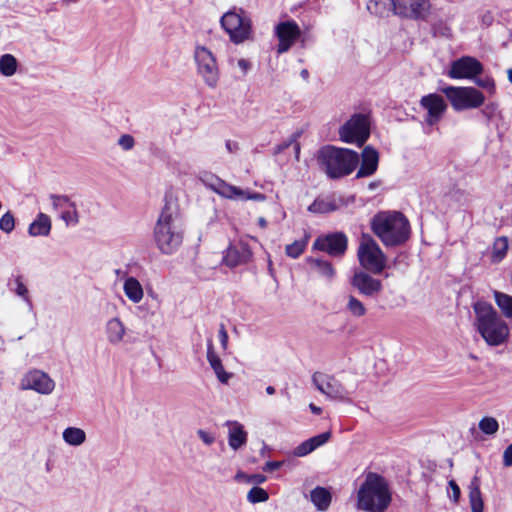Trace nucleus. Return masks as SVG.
Listing matches in <instances>:
<instances>
[{"instance_id": "nucleus-19", "label": "nucleus", "mask_w": 512, "mask_h": 512, "mask_svg": "<svg viewBox=\"0 0 512 512\" xmlns=\"http://www.w3.org/2000/svg\"><path fill=\"white\" fill-rule=\"evenodd\" d=\"M52 207L56 211H61L60 218L66 225H76L79 222V214L75 202L67 195H50Z\"/></svg>"}, {"instance_id": "nucleus-57", "label": "nucleus", "mask_w": 512, "mask_h": 512, "mask_svg": "<svg viewBox=\"0 0 512 512\" xmlns=\"http://www.w3.org/2000/svg\"><path fill=\"white\" fill-rule=\"evenodd\" d=\"M300 75L303 79L307 80L308 77H309V72L307 69H303L301 72H300Z\"/></svg>"}, {"instance_id": "nucleus-34", "label": "nucleus", "mask_w": 512, "mask_h": 512, "mask_svg": "<svg viewBox=\"0 0 512 512\" xmlns=\"http://www.w3.org/2000/svg\"><path fill=\"white\" fill-rule=\"evenodd\" d=\"M18 67L16 58L11 54H4L0 57V73L5 77L13 76Z\"/></svg>"}, {"instance_id": "nucleus-32", "label": "nucleus", "mask_w": 512, "mask_h": 512, "mask_svg": "<svg viewBox=\"0 0 512 512\" xmlns=\"http://www.w3.org/2000/svg\"><path fill=\"white\" fill-rule=\"evenodd\" d=\"M307 262L323 277L332 280L335 276V269L332 264L320 258H307Z\"/></svg>"}, {"instance_id": "nucleus-29", "label": "nucleus", "mask_w": 512, "mask_h": 512, "mask_svg": "<svg viewBox=\"0 0 512 512\" xmlns=\"http://www.w3.org/2000/svg\"><path fill=\"white\" fill-rule=\"evenodd\" d=\"M469 502L471 512H483L484 502L480 491V481L477 476L469 484Z\"/></svg>"}, {"instance_id": "nucleus-23", "label": "nucleus", "mask_w": 512, "mask_h": 512, "mask_svg": "<svg viewBox=\"0 0 512 512\" xmlns=\"http://www.w3.org/2000/svg\"><path fill=\"white\" fill-rule=\"evenodd\" d=\"M127 328L118 317L109 319L105 324V336L109 344L117 346L124 342Z\"/></svg>"}, {"instance_id": "nucleus-40", "label": "nucleus", "mask_w": 512, "mask_h": 512, "mask_svg": "<svg viewBox=\"0 0 512 512\" xmlns=\"http://www.w3.org/2000/svg\"><path fill=\"white\" fill-rule=\"evenodd\" d=\"M268 499H269L268 493L263 488H260L257 486L251 488L249 490V492L247 493V500L253 504L265 502Z\"/></svg>"}, {"instance_id": "nucleus-54", "label": "nucleus", "mask_w": 512, "mask_h": 512, "mask_svg": "<svg viewBox=\"0 0 512 512\" xmlns=\"http://www.w3.org/2000/svg\"><path fill=\"white\" fill-rule=\"evenodd\" d=\"M247 477H249V475L243 473V472H238L235 476V479L238 480V481H245L247 482Z\"/></svg>"}, {"instance_id": "nucleus-3", "label": "nucleus", "mask_w": 512, "mask_h": 512, "mask_svg": "<svg viewBox=\"0 0 512 512\" xmlns=\"http://www.w3.org/2000/svg\"><path fill=\"white\" fill-rule=\"evenodd\" d=\"M391 503L389 485L381 475L369 472L357 492V508L366 512H384Z\"/></svg>"}, {"instance_id": "nucleus-2", "label": "nucleus", "mask_w": 512, "mask_h": 512, "mask_svg": "<svg viewBox=\"0 0 512 512\" xmlns=\"http://www.w3.org/2000/svg\"><path fill=\"white\" fill-rule=\"evenodd\" d=\"M373 233L386 247L404 244L410 237V224L401 212H379L371 221Z\"/></svg>"}, {"instance_id": "nucleus-26", "label": "nucleus", "mask_w": 512, "mask_h": 512, "mask_svg": "<svg viewBox=\"0 0 512 512\" xmlns=\"http://www.w3.org/2000/svg\"><path fill=\"white\" fill-rule=\"evenodd\" d=\"M330 437L331 433L329 431L316 435L298 445L294 449L293 454L297 457H304L313 452L318 447L324 445L330 439Z\"/></svg>"}, {"instance_id": "nucleus-11", "label": "nucleus", "mask_w": 512, "mask_h": 512, "mask_svg": "<svg viewBox=\"0 0 512 512\" xmlns=\"http://www.w3.org/2000/svg\"><path fill=\"white\" fill-rule=\"evenodd\" d=\"M312 382L322 394L333 400L345 401L351 394V391L332 375L315 372Z\"/></svg>"}, {"instance_id": "nucleus-9", "label": "nucleus", "mask_w": 512, "mask_h": 512, "mask_svg": "<svg viewBox=\"0 0 512 512\" xmlns=\"http://www.w3.org/2000/svg\"><path fill=\"white\" fill-rule=\"evenodd\" d=\"M370 117L367 114L352 115L340 128V140L361 147L370 136Z\"/></svg>"}, {"instance_id": "nucleus-42", "label": "nucleus", "mask_w": 512, "mask_h": 512, "mask_svg": "<svg viewBox=\"0 0 512 512\" xmlns=\"http://www.w3.org/2000/svg\"><path fill=\"white\" fill-rule=\"evenodd\" d=\"M15 285L14 292L23 298V300L28 304L30 308H32V302L29 297L28 289L25 286V284L22 282L21 277H17L15 279Z\"/></svg>"}, {"instance_id": "nucleus-59", "label": "nucleus", "mask_w": 512, "mask_h": 512, "mask_svg": "<svg viewBox=\"0 0 512 512\" xmlns=\"http://www.w3.org/2000/svg\"><path fill=\"white\" fill-rule=\"evenodd\" d=\"M507 77L508 80L512 83V68L507 70Z\"/></svg>"}, {"instance_id": "nucleus-5", "label": "nucleus", "mask_w": 512, "mask_h": 512, "mask_svg": "<svg viewBox=\"0 0 512 512\" xmlns=\"http://www.w3.org/2000/svg\"><path fill=\"white\" fill-rule=\"evenodd\" d=\"M318 162L330 178H340L349 175L357 167L359 155L350 149L326 146L319 151Z\"/></svg>"}, {"instance_id": "nucleus-31", "label": "nucleus", "mask_w": 512, "mask_h": 512, "mask_svg": "<svg viewBox=\"0 0 512 512\" xmlns=\"http://www.w3.org/2000/svg\"><path fill=\"white\" fill-rule=\"evenodd\" d=\"M63 440L71 446H80L86 441V433L78 427H68L62 433Z\"/></svg>"}, {"instance_id": "nucleus-24", "label": "nucleus", "mask_w": 512, "mask_h": 512, "mask_svg": "<svg viewBox=\"0 0 512 512\" xmlns=\"http://www.w3.org/2000/svg\"><path fill=\"white\" fill-rule=\"evenodd\" d=\"M207 361L214 371L218 381L222 384H228L230 379L233 377V374L225 371L224 366L222 364L221 358L215 352L212 341H208L207 345Z\"/></svg>"}, {"instance_id": "nucleus-1", "label": "nucleus", "mask_w": 512, "mask_h": 512, "mask_svg": "<svg viewBox=\"0 0 512 512\" xmlns=\"http://www.w3.org/2000/svg\"><path fill=\"white\" fill-rule=\"evenodd\" d=\"M475 313L474 326L489 346H500L507 342L510 329L494 307L483 301L473 305Z\"/></svg>"}, {"instance_id": "nucleus-4", "label": "nucleus", "mask_w": 512, "mask_h": 512, "mask_svg": "<svg viewBox=\"0 0 512 512\" xmlns=\"http://www.w3.org/2000/svg\"><path fill=\"white\" fill-rule=\"evenodd\" d=\"M153 235L157 248L163 254L170 255L174 253L182 244L183 232L178 213L171 205L166 204L163 207L154 227Z\"/></svg>"}, {"instance_id": "nucleus-38", "label": "nucleus", "mask_w": 512, "mask_h": 512, "mask_svg": "<svg viewBox=\"0 0 512 512\" xmlns=\"http://www.w3.org/2000/svg\"><path fill=\"white\" fill-rule=\"evenodd\" d=\"M336 209V206L329 201L316 199L309 207L308 210L312 213H329Z\"/></svg>"}, {"instance_id": "nucleus-20", "label": "nucleus", "mask_w": 512, "mask_h": 512, "mask_svg": "<svg viewBox=\"0 0 512 512\" xmlns=\"http://www.w3.org/2000/svg\"><path fill=\"white\" fill-rule=\"evenodd\" d=\"M300 28L294 21L281 22L276 26V35L279 40L277 52H287L300 36Z\"/></svg>"}, {"instance_id": "nucleus-48", "label": "nucleus", "mask_w": 512, "mask_h": 512, "mask_svg": "<svg viewBox=\"0 0 512 512\" xmlns=\"http://www.w3.org/2000/svg\"><path fill=\"white\" fill-rule=\"evenodd\" d=\"M266 476L262 474H253L247 477V483L262 484L266 481Z\"/></svg>"}, {"instance_id": "nucleus-37", "label": "nucleus", "mask_w": 512, "mask_h": 512, "mask_svg": "<svg viewBox=\"0 0 512 512\" xmlns=\"http://www.w3.org/2000/svg\"><path fill=\"white\" fill-rule=\"evenodd\" d=\"M307 246V240H296L293 243L289 244L285 248L286 255L296 259L298 258L305 250Z\"/></svg>"}, {"instance_id": "nucleus-14", "label": "nucleus", "mask_w": 512, "mask_h": 512, "mask_svg": "<svg viewBox=\"0 0 512 512\" xmlns=\"http://www.w3.org/2000/svg\"><path fill=\"white\" fill-rule=\"evenodd\" d=\"M483 72V65L476 58L463 56L451 63L448 76L452 79H474Z\"/></svg>"}, {"instance_id": "nucleus-35", "label": "nucleus", "mask_w": 512, "mask_h": 512, "mask_svg": "<svg viewBox=\"0 0 512 512\" xmlns=\"http://www.w3.org/2000/svg\"><path fill=\"white\" fill-rule=\"evenodd\" d=\"M508 250V240L506 237H499L494 241L492 251V261L500 262L506 255Z\"/></svg>"}, {"instance_id": "nucleus-17", "label": "nucleus", "mask_w": 512, "mask_h": 512, "mask_svg": "<svg viewBox=\"0 0 512 512\" xmlns=\"http://www.w3.org/2000/svg\"><path fill=\"white\" fill-rule=\"evenodd\" d=\"M351 285L357 289L361 295L366 297H374L383 289L381 280L372 277L365 271L355 272L351 278Z\"/></svg>"}, {"instance_id": "nucleus-41", "label": "nucleus", "mask_w": 512, "mask_h": 512, "mask_svg": "<svg viewBox=\"0 0 512 512\" xmlns=\"http://www.w3.org/2000/svg\"><path fill=\"white\" fill-rule=\"evenodd\" d=\"M15 218L11 212H6L0 219V229L9 234L14 230Z\"/></svg>"}, {"instance_id": "nucleus-61", "label": "nucleus", "mask_w": 512, "mask_h": 512, "mask_svg": "<svg viewBox=\"0 0 512 512\" xmlns=\"http://www.w3.org/2000/svg\"><path fill=\"white\" fill-rule=\"evenodd\" d=\"M295 149H296V157L298 158L300 148H299V146H298V145H296V146H295Z\"/></svg>"}, {"instance_id": "nucleus-44", "label": "nucleus", "mask_w": 512, "mask_h": 512, "mask_svg": "<svg viewBox=\"0 0 512 512\" xmlns=\"http://www.w3.org/2000/svg\"><path fill=\"white\" fill-rule=\"evenodd\" d=\"M481 113L487 121L492 122L499 115L498 106L495 103H489L481 110Z\"/></svg>"}, {"instance_id": "nucleus-21", "label": "nucleus", "mask_w": 512, "mask_h": 512, "mask_svg": "<svg viewBox=\"0 0 512 512\" xmlns=\"http://www.w3.org/2000/svg\"><path fill=\"white\" fill-rule=\"evenodd\" d=\"M252 258V251L245 243L231 245L224 256V262L229 267H236L248 263Z\"/></svg>"}, {"instance_id": "nucleus-10", "label": "nucleus", "mask_w": 512, "mask_h": 512, "mask_svg": "<svg viewBox=\"0 0 512 512\" xmlns=\"http://www.w3.org/2000/svg\"><path fill=\"white\" fill-rule=\"evenodd\" d=\"M442 92L456 111L478 108L485 101L484 94L474 87L447 86Z\"/></svg>"}, {"instance_id": "nucleus-49", "label": "nucleus", "mask_w": 512, "mask_h": 512, "mask_svg": "<svg viewBox=\"0 0 512 512\" xmlns=\"http://www.w3.org/2000/svg\"><path fill=\"white\" fill-rule=\"evenodd\" d=\"M449 486L452 489L453 501L455 503H457L459 501V498H460V488H459V486L456 484V482L454 480H451L449 482Z\"/></svg>"}, {"instance_id": "nucleus-30", "label": "nucleus", "mask_w": 512, "mask_h": 512, "mask_svg": "<svg viewBox=\"0 0 512 512\" xmlns=\"http://www.w3.org/2000/svg\"><path fill=\"white\" fill-rule=\"evenodd\" d=\"M312 503L320 511H325L331 504V494L324 487H316L310 493Z\"/></svg>"}, {"instance_id": "nucleus-22", "label": "nucleus", "mask_w": 512, "mask_h": 512, "mask_svg": "<svg viewBox=\"0 0 512 512\" xmlns=\"http://www.w3.org/2000/svg\"><path fill=\"white\" fill-rule=\"evenodd\" d=\"M362 162L356 177L363 178L373 175L378 167L379 154L372 146H366L362 151Z\"/></svg>"}, {"instance_id": "nucleus-43", "label": "nucleus", "mask_w": 512, "mask_h": 512, "mask_svg": "<svg viewBox=\"0 0 512 512\" xmlns=\"http://www.w3.org/2000/svg\"><path fill=\"white\" fill-rule=\"evenodd\" d=\"M475 84L483 89H486L490 94L495 92V83L494 80L490 77L485 78H477V76L473 79Z\"/></svg>"}, {"instance_id": "nucleus-39", "label": "nucleus", "mask_w": 512, "mask_h": 512, "mask_svg": "<svg viewBox=\"0 0 512 512\" xmlns=\"http://www.w3.org/2000/svg\"><path fill=\"white\" fill-rule=\"evenodd\" d=\"M479 429L484 434L493 435L498 431L499 424L494 417H484L479 422Z\"/></svg>"}, {"instance_id": "nucleus-36", "label": "nucleus", "mask_w": 512, "mask_h": 512, "mask_svg": "<svg viewBox=\"0 0 512 512\" xmlns=\"http://www.w3.org/2000/svg\"><path fill=\"white\" fill-rule=\"evenodd\" d=\"M347 310L355 317H362L367 311L364 304L352 295L348 297Z\"/></svg>"}, {"instance_id": "nucleus-8", "label": "nucleus", "mask_w": 512, "mask_h": 512, "mask_svg": "<svg viewBox=\"0 0 512 512\" xmlns=\"http://www.w3.org/2000/svg\"><path fill=\"white\" fill-rule=\"evenodd\" d=\"M360 265L367 271L380 274L386 267V255L369 235H362L357 250Z\"/></svg>"}, {"instance_id": "nucleus-60", "label": "nucleus", "mask_w": 512, "mask_h": 512, "mask_svg": "<svg viewBox=\"0 0 512 512\" xmlns=\"http://www.w3.org/2000/svg\"><path fill=\"white\" fill-rule=\"evenodd\" d=\"M78 0H63L64 4H68L70 2H77Z\"/></svg>"}, {"instance_id": "nucleus-62", "label": "nucleus", "mask_w": 512, "mask_h": 512, "mask_svg": "<svg viewBox=\"0 0 512 512\" xmlns=\"http://www.w3.org/2000/svg\"><path fill=\"white\" fill-rule=\"evenodd\" d=\"M509 447H512V443L509 445Z\"/></svg>"}, {"instance_id": "nucleus-16", "label": "nucleus", "mask_w": 512, "mask_h": 512, "mask_svg": "<svg viewBox=\"0 0 512 512\" xmlns=\"http://www.w3.org/2000/svg\"><path fill=\"white\" fill-rule=\"evenodd\" d=\"M21 386L23 389H30L48 395L54 390L55 382L43 371L32 370L23 377Z\"/></svg>"}, {"instance_id": "nucleus-7", "label": "nucleus", "mask_w": 512, "mask_h": 512, "mask_svg": "<svg viewBox=\"0 0 512 512\" xmlns=\"http://www.w3.org/2000/svg\"><path fill=\"white\" fill-rule=\"evenodd\" d=\"M221 27L234 44H241L252 38V21L243 9L233 8L220 18Z\"/></svg>"}, {"instance_id": "nucleus-27", "label": "nucleus", "mask_w": 512, "mask_h": 512, "mask_svg": "<svg viewBox=\"0 0 512 512\" xmlns=\"http://www.w3.org/2000/svg\"><path fill=\"white\" fill-rule=\"evenodd\" d=\"M51 231V220L44 213H39L36 219L29 225L28 233L32 237L47 236Z\"/></svg>"}, {"instance_id": "nucleus-50", "label": "nucleus", "mask_w": 512, "mask_h": 512, "mask_svg": "<svg viewBox=\"0 0 512 512\" xmlns=\"http://www.w3.org/2000/svg\"><path fill=\"white\" fill-rule=\"evenodd\" d=\"M503 463L505 466H512V447H507L503 454Z\"/></svg>"}, {"instance_id": "nucleus-6", "label": "nucleus", "mask_w": 512, "mask_h": 512, "mask_svg": "<svg viewBox=\"0 0 512 512\" xmlns=\"http://www.w3.org/2000/svg\"><path fill=\"white\" fill-rule=\"evenodd\" d=\"M428 0H371L367 4L370 13L380 17L391 14L409 19H423L428 14Z\"/></svg>"}, {"instance_id": "nucleus-58", "label": "nucleus", "mask_w": 512, "mask_h": 512, "mask_svg": "<svg viewBox=\"0 0 512 512\" xmlns=\"http://www.w3.org/2000/svg\"><path fill=\"white\" fill-rule=\"evenodd\" d=\"M266 392L269 395H273L275 393V388L273 386L266 387Z\"/></svg>"}, {"instance_id": "nucleus-28", "label": "nucleus", "mask_w": 512, "mask_h": 512, "mask_svg": "<svg viewBox=\"0 0 512 512\" xmlns=\"http://www.w3.org/2000/svg\"><path fill=\"white\" fill-rule=\"evenodd\" d=\"M123 290L126 297L135 304L139 303L143 299L144 291L142 285L132 276L125 279Z\"/></svg>"}, {"instance_id": "nucleus-46", "label": "nucleus", "mask_w": 512, "mask_h": 512, "mask_svg": "<svg viewBox=\"0 0 512 512\" xmlns=\"http://www.w3.org/2000/svg\"><path fill=\"white\" fill-rule=\"evenodd\" d=\"M197 435L206 445H212L215 442V436L205 430L199 429Z\"/></svg>"}, {"instance_id": "nucleus-13", "label": "nucleus", "mask_w": 512, "mask_h": 512, "mask_svg": "<svg viewBox=\"0 0 512 512\" xmlns=\"http://www.w3.org/2000/svg\"><path fill=\"white\" fill-rule=\"evenodd\" d=\"M195 61L198 73L204 82L211 88H215L219 80V70L213 54L203 46L195 50Z\"/></svg>"}, {"instance_id": "nucleus-52", "label": "nucleus", "mask_w": 512, "mask_h": 512, "mask_svg": "<svg viewBox=\"0 0 512 512\" xmlns=\"http://www.w3.org/2000/svg\"><path fill=\"white\" fill-rule=\"evenodd\" d=\"M225 146L230 153H235L239 150L238 143L231 140H227Z\"/></svg>"}, {"instance_id": "nucleus-47", "label": "nucleus", "mask_w": 512, "mask_h": 512, "mask_svg": "<svg viewBox=\"0 0 512 512\" xmlns=\"http://www.w3.org/2000/svg\"><path fill=\"white\" fill-rule=\"evenodd\" d=\"M219 338H220L221 347L223 348V350H226L228 347V333H227L224 325L220 326Z\"/></svg>"}, {"instance_id": "nucleus-25", "label": "nucleus", "mask_w": 512, "mask_h": 512, "mask_svg": "<svg viewBox=\"0 0 512 512\" xmlns=\"http://www.w3.org/2000/svg\"><path fill=\"white\" fill-rule=\"evenodd\" d=\"M228 426V443L233 450H238L247 442V432L244 426L237 421H227Z\"/></svg>"}, {"instance_id": "nucleus-51", "label": "nucleus", "mask_w": 512, "mask_h": 512, "mask_svg": "<svg viewBox=\"0 0 512 512\" xmlns=\"http://www.w3.org/2000/svg\"><path fill=\"white\" fill-rule=\"evenodd\" d=\"M280 466H281V462L269 461V462L265 463L263 470L266 472H271V471H274V470L280 468Z\"/></svg>"}, {"instance_id": "nucleus-12", "label": "nucleus", "mask_w": 512, "mask_h": 512, "mask_svg": "<svg viewBox=\"0 0 512 512\" xmlns=\"http://www.w3.org/2000/svg\"><path fill=\"white\" fill-rule=\"evenodd\" d=\"M209 188L220 195L223 198H227L230 200H254V201H264L266 196L262 193L253 192L249 189H241L237 186L228 184L220 178L212 179L208 183Z\"/></svg>"}, {"instance_id": "nucleus-56", "label": "nucleus", "mask_w": 512, "mask_h": 512, "mask_svg": "<svg viewBox=\"0 0 512 512\" xmlns=\"http://www.w3.org/2000/svg\"><path fill=\"white\" fill-rule=\"evenodd\" d=\"M258 225H259L262 229H265V228H267L268 223H267V221H266V219H265L264 217H259V219H258Z\"/></svg>"}, {"instance_id": "nucleus-53", "label": "nucleus", "mask_w": 512, "mask_h": 512, "mask_svg": "<svg viewBox=\"0 0 512 512\" xmlns=\"http://www.w3.org/2000/svg\"><path fill=\"white\" fill-rule=\"evenodd\" d=\"M238 66L243 70L244 73H246L250 67V64L245 59H239L238 60Z\"/></svg>"}, {"instance_id": "nucleus-45", "label": "nucleus", "mask_w": 512, "mask_h": 512, "mask_svg": "<svg viewBox=\"0 0 512 512\" xmlns=\"http://www.w3.org/2000/svg\"><path fill=\"white\" fill-rule=\"evenodd\" d=\"M118 145L122 148V150L130 151L135 146V139L130 134H123L118 139Z\"/></svg>"}, {"instance_id": "nucleus-15", "label": "nucleus", "mask_w": 512, "mask_h": 512, "mask_svg": "<svg viewBox=\"0 0 512 512\" xmlns=\"http://www.w3.org/2000/svg\"><path fill=\"white\" fill-rule=\"evenodd\" d=\"M348 240L344 233L336 232L318 237L313 244V249L323 251L331 256L344 255L347 249Z\"/></svg>"}, {"instance_id": "nucleus-33", "label": "nucleus", "mask_w": 512, "mask_h": 512, "mask_svg": "<svg viewBox=\"0 0 512 512\" xmlns=\"http://www.w3.org/2000/svg\"><path fill=\"white\" fill-rule=\"evenodd\" d=\"M494 299L502 314L506 318L512 319V296L503 292L494 291Z\"/></svg>"}, {"instance_id": "nucleus-18", "label": "nucleus", "mask_w": 512, "mask_h": 512, "mask_svg": "<svg viewBox=\"0 0 512 512\" xmlns=\"http://www.w3.org/2000/svg\"><path fill=\"white\" fill-rule=\"evenodd\" d=\"M420 105L427 111L425 121L429 126L438 123L447 108L443 97L438 94L423 96L420 100Z\"/></svg>"}, {"instance_id": "nucleus-55", "label": "nucleus", "mask_w": 512, "mask_h": 512, "mask_svg": "<svg viewBox=\"0 0 512 512\" xmlns=\"http://www.w3.org/2000/svg\"><path fill=\"white\" fill-rule=\"evenodd\" d=\"M309 408H310L312 413L317 414V415H319L322 412V409L320 407L314 405L313 403H311L309 405Z\"/></svg>"}]
</instances>
